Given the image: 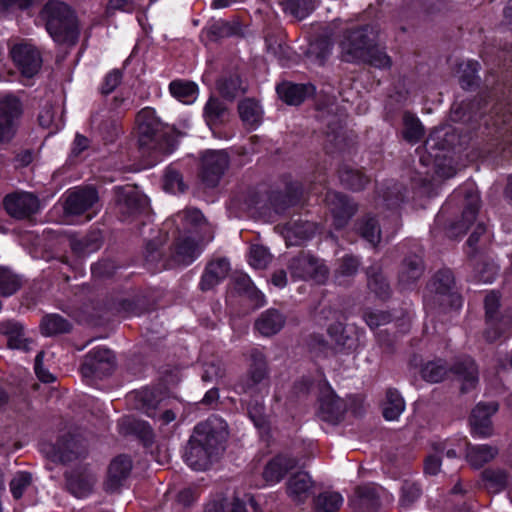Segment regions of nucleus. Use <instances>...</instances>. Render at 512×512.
Returning <instances> with one entry per match:
<instances>
[{
    "label": "nucleus",
    "instance_id": "obj_1",
    "mask_svg": "<svg viewBox=\"0 0 512 512\" xmlns=\"http://www.w3.org/2000/svg\"><path fill=\"white\" fill-rule=\"evenodd\" d=\"M171 221L177 226L178 236L162 266H188L201 254L202 247L213 240V226L196 208L179 211Z\"/></svg>",
    "mask_w": 512,
    "mask_h": 512
},
{
    "label": "nucleus",
    "instance_id": "obj_2",
    "mask_svg": "<svg viewBox=\"0 0 512 512\" xmlns=\"http://www.w3.org/2000/svg\"><path fill=\"white\" fill-rule=\"evenodd\" d=\"M208 419L194 428L184 453V460L194 470H206L212 460L223 450L224 433L222 423Z\"/></svg>",
    "mask_w": 512,
    "mask_h": 512
},
{
    "label": "nucleus",
    "instance_id": "obj_3",
    "mask_svg": "<svg viewBox=\"0 0 512 512\" xmlns=\"http://www.w3.org/2000/svg\"><path fill=\"white\" fill-rule=\"evenodd\" d=\"M47 32L57 43L75 44L79 36L76 16L71 8L59 0H49L40 13Z\"/></svg>",
    "mask_w": 512,
    "mask_h": 512
},
{
    "label": "nucleus",
    "instance_id": "obj_4",
    "mask_svg": "<svg viewBox=\"0 0 512 512\" xmlns=\"http://www.w3.org/2000/svg\"><path fill=\"white\" fill-rule=\"evenodd\" d=\"M449 370L455 375L457 381L461 383V393L471 391L478 384V367L470 357L458 359L451 368H448L442 359L429 361L421 368V376L427 382L438 383L445 379Z\"/></svg>",
    "mask_w": 512,
    "mask_h": 512
},
{
    "label": "nucleus",
    "instance_id": "obj_5",
    "mask_svg": "<svg viewBox=\"0 0 512 512\" xmlns=\"http://www.w3.org/2000/svg\"><path fill=\"white\" fill-rule=\"evenodd\" d=\"M139 147L143 152L171 153L164 124L152 108L142 109L136 116Z\"/></svg>",
    "mask_w": 512,
    "mask_h": 512
},
{
    "label": "nucleus",
    "instance_id": "obj_6",
    "mask_svg": "<svg viewBox=\"0 0 512 512\" xmlns=\"http://www.w3.org/2000/svg\"><path fill=\"white\" fill-rule=\"evenodd\" d=\"M378 37V28L366 24L344 31L339 43L341 59L349 63L360 64L369 57V51L375 46Z\"/></svg>",
    "mask_w": 512,
    "mask_h": 512
},
{
    "label": "nucleus",
    "instance_id": "obj_7",
    "mask_svg": "<svg viewBox=\"0 0 512 512\" xmlns=\"http://www.w3.org/2000/svg\"><path fill=\"white\" fill-rule=\"evenodd\" d=\"M239 394L250 397L263 396L269 391V367L265 355L254 349L250 353V364L245 377L235 386Z\"/></svg>",
    "mask_w": 512,
    "mask_h": 512
},
{
    "label": "nucleus",
    "instance_id": "obj_8",
    "mask_svg": "<svg viewBox=\"0 0 512 512\" xmlns=\"http://www.w3.org/2000/svg\"><path fill=\"white\" fill-rule=\"evenodd\" d=\"M486 329L484 337L488 342H494L509 328L511 319L499 312L500 297L497 292L491 291L485 297Z\"/></svg>",
    "mask_w": 512,
    "mask_h": 512
},
{
    "label": "nucleus",
    "instance_id": "obj_9",
    "mask_svg": "<svg viewBox=\"0 0 512 512\" xmlns=\"http://www.w3.org/2000/svg\"><path fill=\"white\" fill-rule=\"evenodd\" d=\"M114 368V353L106 347H96L85 355L81 373L86 378H102L111 374Z\"/></svg>",
    "mask_w": 512,
    "mask_h": 512
},
{
    "label": "nucleus",
    "instance_id": "obj_10",
    "mask_svg": "<svg viewBox=\"0 0 512 512\" xmlns=\"http://www.w3.org/2000/svg\"><path fill=\"white\" fill-rule=\"evenodd\" d=\"M229 167V156L224 150L206 151L201 158L200 177L207 187H215Z\"/></svg>",
    "mask_w": 512,
    "mask_h": 512
},
{
    "label": "nucleus",
    "instance_id": "obj_11",
    "mask_svg": "<svg viewBox=\"0 0 512 512\" xmlns=\"http://www.w3.org/2000/svg\"><path fill=\"white\" fill-rule=\"evenodd\" d=\"M289 270L293 278L311 279L317 283H323L328 276V269L323 262L310 254H300L291 259Z\"/></svg>",
    "mask_w": 512,
    "mask_h": 512
},
{
    "label": "nucleus",
    "instance_id": "obj_12",
    "mask_svg": "<svg viewBox=\"0 0 512 512\" xmlns=\"http://www.w3.org/2000/svg\"><path fill=\"white\" fill-rule=\"evenodd\" d=\"M10 55L23 77L32 78L41 69V54L38 49L31 44H15L10 50Z\"/></svg>",
    "mask_w": 512,
    "mask_h": 512
},
{
    "label": "nucleus",
    "instance_id": "obj_13",
    "mask_svg": "<svg viewBox=\"0 0 512 512\" xmlns=\"http://www.w3.org/2000/svg\"><path fill=\"white\" fill-rule=\"evenodd\" d=\"M116 206L122 217H134L146 211L148 198L136 187H116Z\"/></svg>",
    "mask_w": 512,
    "mask_h": 512
},
{
    "label": "nucleus",
    "instance_id": "obj_14",
    "mask_svg": "<svg viewBox=\"0 0 512 512\" xmlns=\"http://www.w3.org/2000/svg\"><path fill=\"white\" fill-rule=\"evenodd\" d=\"M9 216L17 220L30 219L39 209V200L32 193L15 192L8 194L3 201Z\"/></svg>",
    "mask_w": 512,
    "mask_h": 512
},
{
    "label": "nucleus",
    "instance_id": "obj_15",
    "mask_svg": "<svg viewBox=\"0 0 512 512\" xmlns=\"http://www.w3.org/2000/svg\"><path fill=\"white\" fill-rule=\"evenodd\" d=\"M318 401L317 417L321 421L336 425L343 419L346 404L331 387L326 386L321 389Z\"/></svg>",
    "mask_w": 512,
    "mask_h": 512
},
{
    "label": "nucleus",
    "instance_id": "obj_16",
    "mask_svg": "<svg viewBox=\"0 0 512 512\" xmlns=\"http://www.w3.org/2000/svg\"><path fill=\"white\" fill-rule=\"evenodd\" d=\"M325 201L333 216V224L336 229L344 228L357 211V205L340 192L328 191Z\"/></svg>",
    "mask_w": 512,
    "mask_h": 512
},
{
    "label": "nucleus",
    "instance_id": "obj_17",
    "mask_svg": "<svg viewBox=\"0 0 512 512\" xmlns=\"http://www.w3.org/2000/svg\"><path fill=\"white\" fill-rule=\"evenodd\" d=\"M463 196L465 202L461 219L450 226V235L452 237L465 234L476 220L480 209V197L475 188L472 186L464 188Z\"/></svg>",
    "mask_w": 512,
    "mask_h": 512
},
{
    "label": "nucleus",
    "instance_id": "obj_18",
    "mask_svg": "<svg viewBox=\"0 0 512 512\" xmlns=\"http://www.w3.org/2000/svg\"><path fill=\"white\" fill-rule=\"evenodd\" d=\"M64 476L67 491L76 498L89 496L97 482L95 474L84 467L68 471Z\"/></svg>",
    "mask_w": 512,
    "mask_h": 512
},
{
    "label": "nucleus",
    "instance_id": "obj_19",
    "mask_svg": "<svg viewBox=\"0 0 512 512\" xmlns=\"http://www.w3.org/2000/svg\"><path fill=\"white\" fill-rule=\"evenodd\" d=\"M43 452L52 462L66 464L80 457L82 449L73 436L65 435L56 444L45 445Z\"/></svg>",
    "mask_w": 512,
    "mask_h": 512
},
{
    "label": "nucleus",
    "instance_id": "obj_20",
    "mask_svg": "<svg viewBox=\"0 0 512 512\" xmlns=\"http://www.w3.org/2000/svg\"><path fill=\"white\" fill-rule=\"evenodd\" d=\"M98 192L94 187H79L68 192L64 204L67 214L81 215L98 201Z\"/></svg>",
    "mask_w": 512,
    "mask_h": 512
},
{
    "label": "nucleus",
    "instance_id": "obj_21",
    "mask_svg": "<svg viewBox=\"0 0 512 512\" xmlns=\"http://www.w3.org/2000/svg\"><path fill=\"white\" fill-rule=\"evenodd\" d=\"M297 465V458L288 454H278L270 459L264 466L262 472L263 481L267 485L277 484Z\"/></svg>",
    "mask_w": 512,
    "mask_h": 512
},
{
    "label": "nucleus",
    "instance_id": "obj_22",
    "mask_svg": "<svg viewBox=\"0 0 512 512\" xmlns=\"http://www.w3.org/2000/svg\"><path fill=\"white\" fill-rule=\"evenodd\" d=\"M498 410V404L496 402L480 403L478 404L471 413L470 424L473 434L487 438L493 433L491 416Z\"/></svg>",
    "mask_w": 512,
    "mask_h": 512
},
{
    "label": "nucleus",
    "instance_id": "obj_23",
    "mask_svg": "<svg viewBox=\"0 0 512 512\" xmlns=\"http://www.w3.org/2000/svg\"><path fill=\"white\" fill-rule=\"evenodd\" d=\"M353 512H379L381 507L379 489L373 485H362L355 488L350 499Z\"/></svg>",
    "mask_w": 512,
    "mask_h": 512
},
{
    "label": "nucleus",
    "instance_id": "obj_24",
    "mask_svg": "<svg viewBox=\"0 0 512 512\" xmlns=\"http://www.w3.org/2000/svg\"><path fill=\"white\" fill-rule=\"evenodd\" d=\"M454 276L450 269H441L433 277L430 283V291L435 293L437 301L444 305L448 300L451 304L460 302V297L452 293Z\"/></svg>",
    "mask_w": 512,
    "mask_h": 512
},
{
    "label": "nucleus",
    "instance_id": "obj_25",
    "mask_svg": "<svg viewBox=\"0 0 512 512\" xmlns=\"http://www.w3.org/2000/svg\"><path fill=\"white\" fill-rule=\"evenodd\" d=\"M425 267L422 256L409 254L401 262L398 283L404 289L411 288L422 277Z\"/></svg>",
    "mask_w": 512,
    "mask_h": 512
},
{
    "label": "nucleus",
    "instance_id": "obj_26",
    "mask_svg": "<svg viewBox=\"0 0 512 512\" xmlns=\"http://www.w3.org/2000/svg\"><path fill=\"white\" fill-rule=\"evenodd\" d=\"M230 271V263L226 258H218L207 263L199 282L201 291L212 290L222 282Z\"/></svg>",
    "mask_w": 512,
    "mask_h": 512
},
{
    "label": "nucleus",
    "instance_id": "obj_27",
    "mask_svg": "<svg viewBox=\"0 0 512 512\" xmlns=\"http://www.w3.org/2000/svg\"><path fill=\"white\" fill-rule=\"evenodd\" d=\"M132 461L128 456L119 455L112 460L108 469V477L105 482V489L108 492H116L123 485L130 475Z\"/></svg>",
    "mask_w": 512,
    "mask_h": 512
},
{
    "label": "nucleus",
    "instance_id": "obj_28",
    "mask_svg": "<svg viewBox=\"0 0 512 512\" xmlns=\"http://www.w3.org/2000/svg\"><path fill=\"white\" fill-rule=\"evenodd\" d=\"M230 117L226 103L216 96H210L203 108V119L210 129L225 124Z\"/></svg>",
    "mask_w": 512,
    "mask_h": 512
},
{
    "label": "nucleus",
    "instance_id": "obj_29",
    "mask_svg": "<svg viewBox=\"0 0 512 512\" xmlns=\"http://www.w3.org/2000/svg\"><path fill=\"white\" fill-rule=\"evenodd\" d=\"M313 481L307 472H296L292 474L287 483L288 496L297 503L305 502L312 493Z\"/></svg>",
    "mask_w": 512,
    "mask_h": 512
},
{
    "label": "nucleus",
    "instance_id": "obj_30",
    "mask_svg": "<svg viewBox=\"0 0 512 512\" xmlns=\"http://www.w3.org/2000/svg\"><path fill=\"white\" fill-rule=\"evenodd\" d=\"M0 333L7 338L9 348L30 350V339L26 337L23 325L15 320L0 322Z\"/></svg>",
    "mask_w": 512,
    "mask_h": 512
},
{
    "label": "nucleus",
    "instance_id": "obj_31",
    "mask_svg": "<svg viewBox=\"0 0 512 512\" xmlns=\"http://www.w3.org/2000/svg\"><path fill=\"white\" fill-rule=\"evenodd\" d=\"M467 266L472 270V277L477 282L492 283L497 275L496 265L483 254H468Z\"/></svg>",
    "mask_w": 512,
    "mask_h": 512
},
{
    "label": "nucleus",
    "instance_id": "obj_32",
    "mask_svg": "<svg viewBox=\"0 0 512 512\" xmlns=\"http://www.w3.org/2000/svg\"><path fill=\"white\" fill-rule=\"evenodd\" d=\"M286 316L275 308L262 312L255 321V329L263 336L277 334L285 325Z\"/></svg>",
    "mask_w": 512,
    "mask_h": 512
},
{
    "label": "nucleus",
    "instance_id": "obj_33",
    "mask_svg": "<svg viewBox=\"0 0 512 512\" xmlns=\"http://www.w3.org/2000/svg\"><path fill=\"white\" fill-rule=\"evenodd\" d=\"M498 448L488 444H467L466 460L474 468L479 469L491 462L498 455Z\"/></svg>",
    "mask_w": 512,
    "mask_h": 512
},
{
    "label": "nucleus",
    "instance_id": "obj_34",
    "mask_svg": "<svg viewBox=\"0 0 512 512\" xmlns=\"http://www.w3.org/2000/svg\"><path fill=\"white\" fill-rule=\"evenodd\" d=\"M366 274L369 289L382 299L388 298L391 289L381 267L374 264L367 269Z\"/></svg>",
    "mask_w": 512,
    "mask_h": 512
},
{
    "label": "nucleus",
    "instance_id": "obj_35",
    "mask_svg": "<svg viewBox=\"0 0 512 512\" xmlns=\"http://www.w3.org/2000/svg\"><path fill=\"white\" fill-rule=\"evenodd\" d=\"M309 88V86L304 84L284 82L277 86L276 91L285 103L289 105H299L306 98Z\"/></svg>",
    "mask_w": 512,
    "mask_h": 512
},
{
    "label": "nucleus",
    "instance_id": "obj_36",
    "mask_svg": "<svg viewBox=\"0 0 512 512\" xmlns=\"http://www.w3.org/2000/svg\"><path fill=\"white\" fill-rule=\"evenodd\" d=\"M339 179L346 188L360 191L365 188L370 179L362 171L343 165L339 169Z\"/></svg>",
    "mask_w": 512,
    "mask_h": 512
},
{
    "label": "nucleus",
    "instance_id": "obj_37",
    "mask_svg": "<svg viewBox=\"0 0 512 512\" xmlns=\"http://www.w3.org/2000/svg\"><path fill=\"white\" fill-rule=\"evenodd\" d=\"M484 488L489 493H499L504 490L508 484L509 476L502 469H485L481 473Z\"/></svg>",
    "mask_w": 512,
    "mask_h": 512
},
{
    "label": "nucleus",
    "instance_id": "obj_38",
    "mask_svg": "<svg viewBox=\"0 0 512 512\" xmlns=\"http://www.w3.org/2000/svg\"><path fill=\"white\" fill-rule=\"evenodd\" d=\"M40 329L43 335L54 336L70 332L72 324L59 314H48L42 318Z\"/></svg>",
    "mask_w": 512,
    "mask_h": 512
},
{
    "label": "nucleus",
    "instance_id": "obj_39",
    "mask_svg": "<svg viewBox=\"0 0 512 512\" xmlns=\"http://www.w3.org/2000/svg\"><path fill=\"white\" fill-rule=\"evenodd\" d=\"M490 120L492 121L491 125L494 126L499 133L510 132L512 134V104H497L493 108Z\"/></svg>",
    "mask_w": 512,
    "mask_h": 512
},
{
    "label": "nucleus",
    "instance_id": "obj_40",
    "mask_svg": "<svg viewBox=\"0 0 512 512\" xmlns=\"http://www.w3.org/2000/svg\"><path fill=\"white\" fill-rule=\"evenodd\" d=\"M170 93L185 104L193 103L198 94V86L194 82L174 80L169 84Z\"/></svg>",
    "mask_w": 512,
    "mask_h": 512
},
{
    "label": "nucleus",
    "instance_id": "obj_41",
    "mask_svg": "<svg viewBox=\"0 0 512 512\" xmlns=\"http://www.w3.org/2000/svg\"><path fill=\"white\" fill-rule=\"evenodd\" d=\"M405 409V402L396 389H388L386 392V401L383 404V416L386 420L393 421L398 419Z\"/></svg>",
    "mask_w": 512,
    "mask_h": 512
},
{
    "label": "nucleus",
    "instance_id": "obj_42",
    "mask_svg": "<svg viewBox=\"0 0 512 512\" xmlns=\"http://www.w3.org/2000/svg\"><path fill=\"white\" fill-rule=\"evenodd\" d=\"M23 286L20 275L7 267H0V296L10 297L17 293Z\"/></svg>",
    "mask_w": 512,
    "mask_h": 512
},
{
    "label": "nucleus",
    "instance_id": "obj_43",
    "mask_svg": "<svg viewBox=\"0 0 512 512\" xmlns=\"http://www.w3.org/2000/svg\"><path fill=\"white\" fill-rule=\"evenodd\" d=\"M357 231L360 236L375 247L381 240V229L374 217L364 216L357 223Z\"/></svg>",
    "mask_w": 512,
    "mask_h": 512
},
{
    "label": "nucleus",
    "instance_id": "obj_44",
    "mask_svg": "<svg viewBox=\"0 0 512 512\" xmlns=\"http://www.w3.org/2000/svg\"><path fill=\"white\" fill-rule=\"evenodd\" d=\"M23 114L21 100L13 94L0 95V118L20 121Z\"/></svg>",
    "mask_w": 512,
    "mask_h": 512
},
{
    "label": "nucleus",
    "instance_id": "obj_45",
    "mask_svg": "<svg viewBox=\"0 0 512 512\" xmlns=\"http://www.w3.org/2000/svg\"><path fill=\"white\" fill-rule=\"evenodd\" d=\"M204 512H248L245 503L238 497L232 499L219 497L209 501Z\"/></svg>",
    "mask_w": 512,
    "mask_h": 512
},
{
    "label": "nucleus",
    "instance_id": "obj_46",
    "mask_svg": "<svg viewBox=\"0 0 512 512\" xmlns=\"http://www.w3.org/2000/svg\"><path fill=\"white\" fill-rule=\"evenodd\" d=\"M241 120L248 126H257L261 121L262 110L258 102L253 99H245L238 105Z\"/></svg>",
    "mask_w": 512,
    "mask_h": 512
},
{
    "label": "nucleus",
    "instance_id": "obj_47",
    "mask_svg": "<svg viewBox=\"0 0 512 512\" xmlns=\"http://www.w3.org/2000/svg\"><path fill=\"white\" fill-rule=\"evenodd\" d=\"M402 135L411 144L419 142L424 135V128L421 122L410 112H405L403 115Z\"/></svg>",
    "mask_w": 512,
    "mask_h": 512
},
{
    "label": "nucleus",
    "instance_id": "obj_48",
    "mask_svg": "<svg viewBox=\"0 0 512 512\" xmlns=\"http://www.w3.org/2000/svg\"><path fill=\"white\" fill-rule=\"evenodd\" d=\"M217 89L221 96L232 101L244 90L241 87V79L238 75L222 77L217 81Z\"/></svg>",
    "mask_w": 512,
    "mask_h": 512
},
{
    "label": "nucleus",
    "instance_id": "obj_49",
    "mask_svg": "<svg viewBox=\"0 0 512 512\" xmlns=\"http://www.w3.org/2000/svg\"><path fill=\"white\" fill-rule=\"evenodd\" d=\"M343 503V497L338 492L326 491L315 499L316 512H336Z\"/></svg>",
    "mask_w": 512,
    "mask_h": 512
},
{
    "label": "nucleus",
    "instance_id": "obj_50",
    "mask_svg": "<svg viewBox=\"0 0 512 512\" xmlns=\"http://www.w3.org/2000/svg\"><path fill=\"white\" fill-rule=\"evenodd\" d=\"M328 334L341 350H352L355 347V339L346 334L345 327L340 322L331 324Z\"/></svg>",
    "mask_w": 512,
    "mask_h": 512
},
{
    "label": "nucleus",
    "instance_id": "obj_51",
    "mask_svg": "<svg viewBox=\"0 0 512 512\" xmlns=\"http://www.w3.org/2000/svg\"><path fill=\"white\" fill-rule=\"evenodd\" d=\"M478 67L476 61H468L460 66L461 75L459 77L460 85L463 89H471L478 84Z\"/></svg>",
    "mask_w": 512,
    "mask_h": 512
},
{
    "label": "nucleus",
    "instance_id": "obj_52",
    "mask_svg": "<svg viewBox=\"0 0 512 512\" xmlns=\"http://www.w3.org/2000/svg\"><path fill=\"white\" fill-rule=\"evenodd\" d=\"M70 245L75 254L83 256L97 251L101 247V242L97 237L86 236L80 239H72Z\"/></svg>",
    "mask_w": 512,
    "mask_h": 512
},
{
    "label": "nucleus",
    "instance_id": "obj_53",
    "mask_svg": "<svg viewBox=\"0 0 512 512\" xmlns=\"http://www.w3.org/2000/svg\"><path fill=\"white\" fill-rule=\"evenodd\" d=\"M135 398L139 401V408L142 409L149 417H156V408L158 401L156 400L155 394L150 389H142L135 393Z\"/></svg>",
    "mask_w": 512,
    "mask_h": 512
},
{
    "label": "nucleus",
    "instance_id": "obj_54",
    "mask_svg": "<svg viewBox=\"0 0 512 512\" xmlns=\"http://www.w3.org/2000/svg\"><path fill=\"white\" fill-rule=\"evenodd\" d=\"M421 495L420 486L412 481L406 480L401 487L399 505L403 508L410 507Z\"/></svg>",
    "mask_w": 512,
    "mask_h": 512
},
{
    "label": "nucleus",
    "instance_id": "obj_55",
    "mask_svg": "<svg viewBox=\"0 0 512 512\" xmlns=\"http://www.w3.org/2000/svg\"><path fill=\"white\" fill-rule=\"evenodd\" d=\"M163 187L171 193L184 192L186 185L179 171L174 168H167L164 174Z\"/></svg>",
    "mask_w": 512,
    "mask_h": 512
},
{
    "label": "nucleus",
    "instance_id": "obj_56",
    "mask_svg": "<svg viewBox=\"0 0 512 512\" xmlns=\"http://www.w3.org/2000/svg\"><path fill=\"white\" fill-rule=\"evenodd\" d=\"M233 282L234 288L238 292H243L248 294L250 297H255L257 301H260V304H263L264 295L253 286L251 279L247 275H237L234 277Z\"/></svg>",
    "mask_w": 512,
    "mask_h": 512
},
{
    "label": "nucleus",
    "instance_id": "obj_57",
    "mask_svg": "<svg viewBox=\"0 0 512 512\" xmlns=\"http://www.w3.org/2000/svg\"><path fill=\"white\" fill-rule=\"evenodd\" d=\"M271 261V254L262 245H252L249 253V263L256 269H264Z\"/></svg>",
    "mask_w": 512,
    "mask_h": 512
},
{
    "label": "nucleus",
    "instance_id": "obj_58",
    "mask_svg": "<svg viewBox=\"0 0 512 512\" xmlns=\"http://www.w3.org/2000/svg\"><path fill=\"white\" fill-rule=\"evenodd\" d=\"M32 482L31 474L25 471H20L15 474L10 482V490L15 499L22 497L25 489L30 486Z\"/></svg>",
    "mask_w": 512,
    "mask_h": 512
},
{
    "label": "nucleus",
    "instance_id": "obj_59",
    "mask_svg": "<svg viewBox=\"0 0 512 512\" xmlns=\"http://www.w3.org/2000/svg\"><path fill=\"white\" fill-rule=\"evenodd\" d=\"M111 309L122 316H135L141 313V309L133 299L120 298L113 302Z\"/></svg>",
    "mask_w": 512,
    "mask_h": 512
},
{
    "label": "nucleus",
    "instance_id": "obj_60",
    "mask_svg": "<svg viewBox=\"0 0 512 512\" xmlns=\"http://www.w3.org/2000/svg\"><path fill=\"white\" fill-rule=\"evenodd\" d=\"M363 318L371 329L386 325L392 320L391 314L382 310H367L364 312Z\"/></svg>",
    "mask_w": 512,
    "mask_h": 512
},
{
    "label": "nucleus",
    "instance_id": "obj_61",
    "mask_svg": "<svg viewBox=\"0 0 512 512\" xmlns=\"http://www.w3.org/2000/svg\"><path fill=\"white\" fill-rule=\"evenodd\" d=\"M288 230L300 240H307L314 235L316 226L310 221H294L289 223Z\"/></svg>",
    "mask_w": 512,
    "mask_h": 512
},
{
    "label": "nucleus",
    "instance_id": "obj_62",
    "mask_svg": "<svg viewBox=\"0 0 512 512\" xmlns=\"http://www.w3.org/2000/svg\"><path fill=\"white\" fill-rule=\"evenodd\" d=\"M224 375V365L220 361H211L204 364L201 378L204 382H216Z\"/></svg>",
    "mask_w": 512,
    "mask_h": 512
},
{
    "label": "nucleus",
    "instance_id": "obj_63",
    "mask_svg": "<svg viewBox=\"0 0 512 512\" xmlns=\"http://www.w3.org/2000/svg\"><path fill=\"white\" fill-rule=\"evenodd\" d=\"M402 185L394 183L383 192V201L389 208H396L404 200L405 193Z\"/></svg>",
    "mask_w": 512,
    "mask_h": 512
},
{
    "label": "nucleus",
    "instance_id": "obj_64",
    "mask_svg": "<svg viewBox=\"0 0 512 512\" xmlns=\"http://www.w3.org/2000/svg\"><path fill=\"white\" fill-rule=\"evenodd\" d=\"M123 73L120 69H113L106 74L103 83L101 84L99 91L102 95H108L112 93L122 82Z\"/></svg>",
    "mask_w": 512,
    "mask_h": 512
}]
</instances>
